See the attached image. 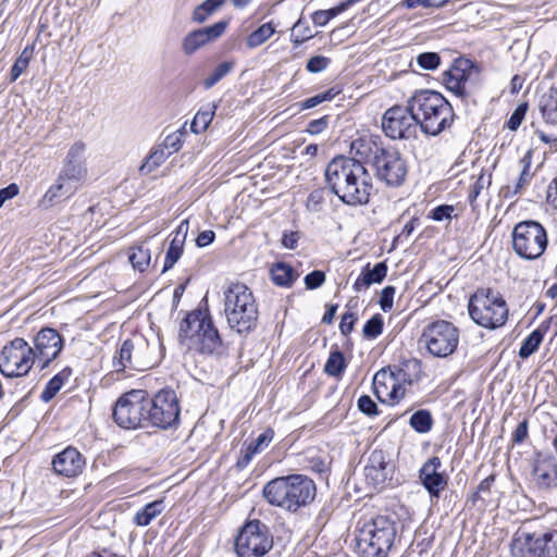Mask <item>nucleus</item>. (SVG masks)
I'll use <instances>...</instances> for the list:
<instances>
[{
	"label": "nucleus",
	"mask_w": 557,
	"mask_h": 557,
	"mask_svg": "<svg viewBox=\"0 0 557 557\" xmlns=\"http://www.w3.org/2000/svg\"><path fill=\"white\" fill-rule=\"evenodd\" d=\"M325 183L343 203L351 207L369 203L373 191L366 162L355 154L333 158L325 168Z\"/></svg>",
	"instance_id": "obj_1"
},
{
	"label": "nucleus",
	"mask_w": 557,
	"mask_h": 557,
	"mask_svg": "<svg viewBox=\"0 0 557 557\" xmlns=\"http://www.w3.org/2000/svg\"><path fill=\"white\" fill-rule=\"evenodd\" d=\"M350 153L370 164L376 178L388 187L403 185L407 176V164L399 151L385 148L377 136H362L350 145Z\"/></svg>",
	"instance_id": "obj_2"
},
{
	"label": "nucleus",
	"mask_w": 557,
	"mask_h": 557,
	"mask_svg": "<svg viewBox=\"0 0 557 557\" xmlns=\"http://www.w3.org/2000/svg\"><path fill=\"white\" fill-rule=\"evenodd\" d=\"M408 108L414 113L420 129L426 135L437 136L454 123L451 104L435 90H416L408 99Z\"/></svg>",
	"instance_id": "obj_3"
},
{
	"label": "nucleus",
	"mask_w": 557,
	"mask_h": 557,
	"mask_svg": "<svg viewBox=\"0 0 557 557\" xmlns=\"http://www.w3.org/2000/svg\"><path fill=\"white\" fill-rule=\"evenodd\" d=\"M313 480L302 474H289L269 481L262 490L265 500L275 507L296 512L315 497Z\"/></svg>",
	"instance_id": "obj_4"
},
{
	"label": "nucleus",
	"mask_w": 557,
	"mask_h": 557,
	"mask_svg": "<svg viewBox=\"0 0 557 557\" xmlns=\"http://www.w3.org/2000/svg\"><path fill=\"white\" fill-rule=\"evenodd\" d=\"M356 550L360 557H388L397 537L396 522L375 516L358 522Z\"/></svg>",
	"instance_id": "obj_5"
},
{
	"label": "nucleus",
	"mask_w": 557,
	"mask_h": 557,
	"mask_svg": "<svg viewBox=\"0 0 557 557\" xmlns=\"http://www.w3.org/2000/svg\"><path fill=\"white\" fill-rule=\"evenodd\" d=\"M178 341L190 350L212 355L222 346V339L208 311L189 312L181 322Z\"/></svg>",
	"instance_id": "obj_6"
},
{
	"label": "nucleus",
	"mask_w": 557,
	"mask_h": 557,
	"mask_svg": "<svg viewBox=\"0 0 557 557\" xmlns=\"http://www.w3.org/2000/svg\"><path fill=\"white\" fill-rule=\"evenodd\" d=\"M224 312L228 326L237 333H249L257 326L259 311L250 288L232 283L224 290Z\"/></svg>",
	"instance_id": "obj_7"
},
{
	"label": "nucleus",
	"mask_w": 557,
	"mask_h": 557,
	"mask_svg": "<svg viewBox=\"0 0 557 557\" xmlns=\"http://www.w3.org/2000/svg\"><path fill=\"white\" fill-rule=\"evenodd\" d=\"M421 375V363L410 359L400 363L395 371L381 370L373 377V389L381 403L399 404L413 382Z\"/></svg>",
	"instance_id": "obj_8"
},
{
	"label": "nucleus",
	"mask_w": 557,
	"mask_h": 557,
	"mask_svg": "<svg viewBox=\"0 0 557 557\" xmlns=\"http://www.w3.org/2000/svg\"><path fill=\"white\" fill-rule=\"evenodd\" d=\"M468 310L474 323L491 330L503 326L509 314L506 300L492 288H479L470 297Z\"/></svg>",
	"instance_id": "obj_9"
},
{
	"label": "nucleus",
	"mask_w": 557,
	"mask_h": 557,
	"mask_svg": "<svg viewBox=\"0 0 557 557\" xmlns=\"http://www.w3.org/2000/svg\"><path fill=\"white\" fill-rule=\"evenodd\" d=\"M159 362L156 346L150 345L143 335H133L125 339L115 351L112 367L116 372L146 371Z\"/></svg>",
	"instance_id": "obj_10"
},
{
	"label": "nucleus",
	"mask_w": 557,
	"mask_h": 557,
	"mask_svg": "<svg viewBox=\"0 0 557 557\" xmlns=\"http://www.w3.org/2000/svg\"><path fill=\"white\" fill-rule=\"evenodd\" d=\"M459 343V330L450 322L437 320L428 324L419 338V345L425 347L434 357L451 355Z\"/></svg>",
	"instance_id": "obj_11"
},
{
	"label": "nucleus",
	"mask_w": 557,
	"mask_h": 557,
	"mask_svg": "<svg viewBox=\"0 0 557 557\" xmlns=\"http://www.w3.org/2000/svg\"><path fill=\"white\" fill-rule=\"evenodd\" d=\"M515 252L527 260L537 259L547 246L545 228L536 221H522L512 231Z\"/></svg>",
	"instance_id": "obj_12"
},
{
	"label": "nucleus",
	"mask_w": 557,
	"mask_h": 557,
	"mask_svg": "<svg viewBox=\"0 0 557 557\" xmlns=\"http://www.w3.org/2000/svg\"><path fill=\"white\" fill-rule=\"evenodd\" d=\"M33 347L24 338L16 337L0 351V372L7 377H21L35 364Z\"/></svg>",
	"instance_id": "obj_13"
},
{
	"label": "nucleus",
	"mask_w": 557,
	"mask_h": 557,
	"mask_svg": "<svg viewBox=\"0 0 557 557\" xmlns=\"http://www.w3.org/2000/svg\"><path fill=\"white\" fill-rule=\"evenodd\" d=\"M146 416V393L141 389H133L122 395L113 408V419L123 429L145 426Z\"/></svg>",
	"instance_id": "obj_14"
},
{
	"label": "nucleus",
	"mask_w": 557,
	"mask_h": 557,
	"mask_svg": "<svg viewBox=\"0 0 557 557\" xmlns=\"http://www.w3.org/2000/svg\"><path fill=\"white\" fill-rule=\"evenodd\" d=\"M273 545L267 527L259 520L247 522L235 540V550L238 557H262Z\"/></svg>",
	"instance_id": "obj_15"
},
{
	"label": "nucleus",
	"mask_w": 557,
	"mask_h": 557,
	"mask_svg": "<svg viewBox=\"0 0 557 557\" xmlns=\"http://www.w3.org/2000/svg\"><path fill=\"white\" fill-rule=\"evenodd\" d=\"M147 424L168 429L177 422L180 406L174 391L162 389L152 398L146 395Z\"/></svg>",
	"instance_id": "obj_16"
},
{
	"label": "nucleus",
	"mask_w": 557,
	"mask_h": 557,
	"mask_svg": "<svg viewBox=\"0 0 557 557\" xmlns=\"http://www.w3.org/2000/svg\"><path fill=\"white\" fill-rule=\"evenodd\" d=\"M480 74V67L470 60H458L443 73V83L448 90L463 97L478 86Z\"/></svg>",
	"instance_id": "obj_17"
},
{
	"label": "nucleus",
	"mask_w": 557,
	"mask_h": 557,
	"mask_svg": "<svg viewBox=\"0 0 557 557\" xmlns=\"http://www.w3.org/2000/svg\"><path fill=\"white\" fill-rule=\"evenodd\" d=\"M418 122L414 113L406 107L394 106L383 115L382 128L392 139H409L416 136Z\"/></svg>",
	"instance_id": "obj_18"
},
{
	"label": "nucleus",
	"mask_w": 557,
	"mask_h": 557,
	"mask_svg": "<svg viewBox=\"0 0 557 557\" xmlns=\"http://www.w3.org/2000/svg\"><path fill=\"white\" fill-rule=\"evenodd\" d=\"M64 346V338L52 327H42L33 338L35 360L44 370L58 358Z\"/></svg>",
	"instance_id": "obj_19"
},
{
	"label": "nucleus",
	"mask_w": 557,
	"mask_h": 557,
	"mask_svg": "<svg viewBox=\"0 0 557 557\" xmlns=\"http://www.w3.org/2000/svg\"><path fill=\"white\" fill-rule=\"evenodd\" d=\"M86 145L83 141L74 143L63 161L59 175L73 183L78 188L85 183L88 174L84 158Z\"/></svg>",
	"instance_id": "obj_20"
},
{
	"label": "nucleus",
	"mask_w": 557,
	"mask_h": 557,
	"mask_svg": "<svg viewBox=\"0 0 557 557\" xmlns=\"http://www.w3.org/2000/svg\"><path fill=\"white\" fill-rule=\"evenodd\" d=\"M547 532H529L525 529L517 532L511 543L513 557H544Z\"/></svg>",
	"instance_id": "obj_21"
},
{
	"label": "nucleus",
	"mask_w": 557,
	"mask_h": 557,
	"mask_svg": "<svg viewBox=\"0 0 557 557\" xmlns=\"http://www.w3.org/2000/svg\"><path fill=\"white\" fill-rule=\"evenodd\" d=\"M51 463L55 474L64 478H76L85 469L86 459L75 447L67 446L54 455Z\"/></svg>",
	"instance_id": "obj_22"
},
{
	"label": "nucleus",
	"mask_w": 557,
	"mask_h": 557,
	"mask_svg": "<svg viewBox=\"0 0 557 557\" xmlns=\"http://www.w3.org/2000/svg\"><path fill=\"white\" fill-rule=\"evenodd\" d=\"M226 27L227 21H219L211 26L188 33L182 41V49L184 53L187 55L194 54L198 49L208 42L221 37L224 34Z\"/></svg>",
	"instance_id": "obj_23"
},
{
	"label": "nucleus",
	"mask_w": 557,
	"mask_h": 557,
	"mask_svg": "<svg viewBox=\"0 0 557 557\" xmlns=\"http://www.w3.org/2000/svg\"><path fill=\"white\" fill-rule=\"evenodd\" d=\"M442 469V461L434 456L423 463L419 479L431 496L438 497L447 486L448 479Z\"/></svg>",
	"instance_id": "obj_24"
},
{
	"label": "nucleus",
	"mask_w": 557,
	"mask_h": 557,
	"mask_svg": "<svg viewBox=\"0 0 557 557\" xmlns=\"http://www.w3.org/2000/svg\"><path fill=\"white\" fill-rule=\"evenodd\" d=\"M392 467L386 461L384 451L373 450L364 467V475L368 483L375 488L383 486L389 479Z\"/></svg>",
	"instance_id": "obj_25"
},
{
	"label": "nucleus",
	"mask_w": 557,
	"mask_h": 557,
	"mask_svg": "<svg viewBox=\"0 0 557 557\" xmlns=\"http://www.w3.org/2000/svg\"><path fill=\"white\" fill-rule=\"evenodd\" d=\"M79 188L58 174L55 182L48 188L39 200V207L50 209L53 206L71 198Z\"/></svg>",
	"instance_id": "obj_26"
},
{
	"label": "nucleus",
	"mask_w": 557,
	"mask_h": 557,
	"mask_svg": "<svg viewBox=\"0 0 557 557\" xmlns=\"http://www.w3.org/2000/svg\"><path fill=\"white\" fill-rule=\"evenodd\" d=\"M533 478L540 488L549 490L557 485V462L554 457H539L534 462Z\"/></svg>",
	"instance_id": "obj_27"
},
{
	"label": "nucleus",
	"mask_w": 557,
	"mask_h": 557,
	"mask_svg": "<svg viewBox=\"0 0 557 557\" xmlns=\"http://www.w3.org/2000/svg\"><path fill=\"white\" fill-rule=\"evenodd\" d=\"M188 233V221H182L175 230L174 236L170 243L169 249L165 255L163 272L173 268V265L180 260L183 250L184 243Z\"/></svg>",
	"instance_id": "obj_28"
},
{
	"label": "nucleus",
	"mask_w": 557,
	"mask_h": 557,
	"mask_svg": "<svg viewBox=\"0 0 557 557\" xmlns=\"http://www.w3.org/2000/svg\"><path fill=\"white\" fill-rule=\"evenodd\" d=\"M387 273V267L385 262L376 263L372 269H370V264H367L360 275L354 283L355 292H361L367 289L370 285L374 283H381Z\"/></svg>",
	"instance_id": "obj_29"
},
{
	"label": "nucleus",
	"mask_w": 557,
	"mask_h": 557,
	"mask_svg": "<svg viewBox=\"0 0 557 557\" xmlns=\"http://www.w3.org/2000/svg\"><path fill=\"white\" fill-rule=\"evenodd\" d=\"M72 374V368L65 367L54 376H52L40 395L41 400L45 403H49L69 382Z\"/></svg>",
	"instance_id": "obj_30"
},
{
	"label": "nucleus",
	"mask_w": 557,
	"mask_h": 557,
	"mask_svg": "<svg viewBox=\"0 0 557 557\" xmlns=\"http://www.w3.org/2000/svg\"><path fill=\"white\" fill-rule=\"evenodd\" d=\"M165 509L163 499H157L145 505L134 516V523L138 527L149 525L153 519L160 516Z\"/></svg>",
	"instance_id": "obj_31"
},
{
	"label": "nucleus",
	"mask_w": 557,
	"mask_h": 557,
	"mask_svg": "<svg viewBox=\"0 0 557 557\" xmlns=\"http://www.w3.org/2000/svg\"><path fill=\"white\" fill-rule=\"evenodd\" d=\"M521 163L522 170L520 172L517 183L513 185V187L508 185L502 189V195L505 198L513 197L516 195L521 194L531 183V163L530 160L528 159V156L521 159Z\"/></svg>",
	"instance_id": "obj_32"
},
{
	"label": "nucleus",
	"mask_w": 557,
	"mask_h": 557,
	"mask_svg": "<svg viewBox=\"0 0 557 557\" xmlns=\"http://www.w3.org/2000/svg\"><path fill=\"white\" fill-rule=\"evenodd\" d=\"M272 281L281 287H290L299 274L285 262H277L271 269Z\"/></svg>",
	"instance_id": "obj_33"
},
{
	"label": "nucleus",
	"mask_w": 557,
	"mask_h": 557,
	"mask_svg": "<svg viewBox=\"0 0 557 557\" xmlns=\"http://www.w3.org/2000/svg\"><path fill=\"white\" fill-rule=\"evenodd\" d=\"M539 107L543 119L547 123H557V90L549 89L542 95Z\"/></svg>",
	"instance_id": "obj_34"
},
{
	"label": "nucleus",
	"mask_w": 557,
	"mask_h": 557,
	"mask_svg": "<svg viewBox=\"0 0 557 557\" xmlns=\"http://www.w3.org/2000/svg\"><path fill=\"white\" fill-rule=\"evenodd\" d=\"M546 333V327L541 329L537 327L534 331H532L522 342L520 349H519V357L521 359H527L531 355H533L542 344L544 339V335Z\"/></svg>",
	"instance_id": "obj_35"
},
{
	"label": "nucleus",
	"mask_w": 557,
	"mask_h": 557,
	"mask_svg": "<svg viewBox=\"0 0 557 557\" xmlns=\"http://www.w3.org/2000/svg\"><path fill=\"white\" fill-rule=\"evenodd\" d=\"M216 108L218 106L215 103H208L207 106L199 109L191 121V131L196 134L205 132L209 127Z\"/></svg>",
	"instance_id": "obj_36"
},
{
	"label": "nucleus",
	"mask_w": 557,
	"mask_h": 557,
	"mask_svg": "<svg viewBox=\"0 0 557 557\" xmlns=\"http://www.w3.org/2000/svg\"><path fill=\"white\" fill-rule=\"evenodd\" d=\"M275 33V26L269 22L260 25L246 39V46L249 49H256L263 45Z\"/></svg>",
	"instance_id": "obj_37"
},
{
	"label": "nucleus",
	"mask_w": 557,
	"mask_h": 557,
	"mask_svg": "<svg viewBox=\"0 0 557 557\" xmlns=\"http://www.w3.org/2000/svg\"><path fill=\"white\" fill-rule=\"evenodd\" d=\"M225 0H206L195 8L193 12V21L196 23L206 22L215 11H218Z\"/></svg>",
	"instance_id": "obj_38"
},
{
	"label": "nucleus",
	"mask_w": 557,
	"mask_h": 557,
	"mask_svg": "<svg viewBox=\"0 0 557 557\" xmlns=\"http://www.w3.org/2000/svg\"><path fill=\"white\" fill-rule=\"evenodd\" d=\"M409 424L418 433H428L433 426L432 414L426 409H420L410 417Z\"/></svg>",
	"instance_id": "obj_39"
},
{
	"label": "nucleus",
	"mask_w": 557,
	"mask_h": 557,
	"mask_svg": "<svg viewBox=\"0 0 557 557\" xmlns=\"http://www.w3.org/2000/svg\"><path fill=\"white\" fill-rule=\"evenodd\" d=\"M170 157L169 152L165 151L160 145L151 150L149 156L146 158V161L140 166V172L145 174H149L159 168L168 158Z\"/></svg>",
	"instance_id": "obj_40"
},
{
	"label": "nucleus",
	"mask_w": 557,
	"mask_h": 557,
	"mask_svg": "<svg viewBox=\"0 0 557 557\" xmlns=\"http://www.w3.org/2000/svg\"><path fill=\"white\" fill-rule=\"evenodd\" d=\"M346 368L344 355L339 350L330 354L324 371L331 376H341Z\"/></svg>",
	"instance_id": "obj_41"
},
{
	"label": "nucleus",
	"mask_w": 557,
	"mask_h": 557,
	"mask_svg": "<svg viewBox=\"0 0 557 557\" xmlns=\"http://www.w3.org/2000/svg\"><path fill=\"white\" fill-rule=\"evenodd\" d=\"M128 259L135 270L143 272L149 265L150 251L143 246L135 247L132 249Z\"/></svg>",
	"instance_id": "obj_42"
},
{
	"label": "nucleus",
	"mask_w": 557,
	"mask_h": 557,
	"mask_svg": "<svg viewBox=\"0 0 557 557\" xmlns=\"http://www.w3.org/2000/svg\"><path fill=\"white\" fill-rule=\"evenodd\" d=\"M234 67V63L231 61H225L220 63L213 72L203 81V87L206 89L212 88L215 84H218L223 77H225Z\"/></svg>",
	"instance_id": "obj_43"
},
{
	"label": "nucleus",
	"mask_w": 557,
	"mask_h": 557,
	"mask_svg": "<svg viewBox=\"0 0 557 557\" xmlns=\"http://www.w3.org/2000/svg\"><path fill=\"white\" fill-rule=\"evenodd\" d=\"M33 47H26L20 57L15 60L12 69H11V81H16L24 71L28 67L29 61L33 57Z\"/></svg>",
	"instance_id": "obj_44"
},
{
	"label": "nucleus",
	"mask_w": 557,
	"mask_h": 557,
	"mask_svg": "<svg viewBox=\"0 0 557 557\" xmlns=\"http://www.w3.org/2000/svg\"><path fill=\"white\" fill-rule=\"evenodd\" d=\"M339 92V90H336L335 88H330L323 92H320L313 97L307 98L304 101L300 102L301 109H311L319 104H321L324 101H331L334 99V97Z\"/></svg>",
	"instance_id": "obj_45"
},
{
	"label": "nucleus",
	"mask_w": 557,
	"mask_h": 557,
	"mask_svg": "<svg viewBox=\"0 0 557 557\" xmlns=\"http://www.w3.org/2000/svg\"><path fill=\"white\" fill-rule=\"evenodd\" d=\"M383 318L376 313L363 325V335L367 338H376L383 331Z\"/></svg>",
	"instance_id": "obj_46"
},
{
	"label": "nucleus",
	"mask_w": 557,
	"mask_h": 557,
	"mask_svg": "<svg viewBox=\"0 0 557 557\" xmlns=\"http://www.w3.org/2000/svg\"><path fill=\"white\" fill-rule=\"evenodd\" d=\"M417 63L423 70L433 71L440 65L441 58L436 52H423L417 57Z\"/></svg>",
	"instance_id": "obj_47"
},
{
	"label": "nucleus",
	"mask_w": 557,
	"mask_h": 557,
	"mask_svg": "<svg viewBox=\"0 0 557 557\" xmlns=\"http://www.w3.org/2000/svg\"><path fill=\"white\" fill-rule=\"evenodd\" d=\"M491 184V175L484 176V174H481L474 184L471 186L469 194H468V201L472 208H474V202L479 195L481 194L482 189H484L485 186Z\"/></svg>",
	"instance_id": "obj_48"
},
{
	"label": "nucleus",
	"mask_w": 557,
	"mask_h": 557,
	"mask_svg": "<svg viewBox=\"0 0 557 557\" xmlns=\"http://www.w3.org/2000/svg\"><path fill=\"white\" fill-rule=\"evenodd\" d=\"M182 136L183 132L178 131L173 134L168 135L163 143L160 145L165 149L166 152L171 156L172 153L178 151L182 147Z\"/></svg>",
	"instance_id": "obj_49"
},
{
	"label": "nucleus",
	"mask_w": 557,
	"mask_h": 557,
	"mask_svg": "<svg viewBox=\"0 0 557 557\" xmlns=\"http://www.w3.org/2000/svg\"><path fill=\"white\" fill-rule=\"evenodd\" d=\"M341 12H337V8L334 7V8H331L329 10H319V11H315L313 14H312V22L315 24V25H319V26H324L326 25L332 18H334L335 16L339 15Z\"/></svg>",
	"instance_id": "obj_50"
},
{
	"label": "nucleus",
	"mask_w": 557,
	"mask_h": 557,
	"mask_svg": "<svg viewBox=\"0 0 557 557\" xmlns=\"http://www.w3.org/2000/svg\"><path fill=\"white\" fill-rule=\"evenodd\" d=\"M358 409L369 417L376 416L377 405L369 395H362L358 398L357 401Z\"/></svg>",
	"instance_id": "obj_51"
},
{
	"label": "nucleus",
	"mask_w": 557,
	"mask_h": 557,
	"mask_svg": "<svg viewBox=\"0 0 557 557\" xmlns=\"http://www.w3.org/2000/svg\"><path fill=\"white\" fill-rule=\"evenodd\" d=\"M527 110H528L527 103H520L515 109V111L512 112V114L510 115V117L507 122V126L509 129H511V131L518 129V127L521 125V122L523 121V119L525 116Z\"/></svg>",
	"instance_id": "obj_52"
},
{
	"label": "nucleus",
	"mask_w": 557,
	"mask_h": 557,
	"mask_svg": "<svg viewBox=\"0 0 557 557\" xmlns=\"http://www.w3.org/2000/svg\"><path fill=\"white\" fill-rule=\"evenodd\" d=\"M330 63L331 60L329 58L323 55H314L308 60L306 69L310 73H320L324 71Z\"/></svg>",
	"instance_id": "obj_53"
},
{
	"label": "nucleus",
	"mask_w": 557,
	"mask_h": 557,
	"mask_svg": "<svg viewBox=\"0 0 557 557\" xmlns=\"http://www.w3.org/2000/svg\"><path fill=\"white\" fill-rule=\"evenodd\" d=\"M325 282V274L320 270H314L305 276L307 289H315Z\"/></svg>",
	"instance_id": "obj_54"
},
{
	"label": "nucleus",
	"mask_w": 557,
	"mask_h": 557,
	"mask_svg": "<svg viewBox=\"0 0 557 557\" xmlns=\"http://www.w3.org/2000/svg\"><path fill=\"white\" fill-rule=\"evenodd\" d=\"M394 286H385L381 293L380 306L384 312L389 311L393 308V299L395 295Z\"/></svg>",
	"instance_id": "obj_55"
},
{
	"label": "nucleus",
	"mask_w": 557,
	"mask_h": 557,
	"mask_svg": "<svg viewBox=\"0 0 557 557\" xmlns=\"http://www.w3.org/2000/svg\"><path fill=\"white\" fill-rule=\"evenodd\" d=\"M357 321V317L354 312L347 311L342 315L339 323V331L343 335L347 336L354 330V325Z\"/></svg>",
	"instance_id": "obj_56"
},
{
	"label": "nucleus",
	"mask_w": 557,
	"mask_h": 557,
	"mask_svg": "<svg viewBox=\"0 0 557 557\" xmlns=\"http://www.w3.org/2000/svg\"><path fill=\"white\" fill-rule=\"evenodd\" d=\"M454 207L449 205L437 206L431 211V216L435 221H444L451 219Z\"/></svg>",
	"instance_id": "obj_57"
},
{
	"label": "nucleus",
	"mask_w": 557,
	"mask_h": 557,
	"mask_svg": "<svg viewBox=\"0 0 557 557\" xmlns=\"http://www.w3.org/2000/svg\"><path fill=\"white\" fill-rule=\"evenodd\" d=\"M544 557H557V531L547 532Z\"/></svg>",
	"instance_id": "obj_58"
},
{
	"label": "nucleus",
	"mask_w": 557,
	"mask_h": 557,
	"mask_svg": "<svg viewBox=\"0 0 557 557\" xmlns=\"http://www.w3.org/2000/svg\"><path fill=\"white\" fill-rule=\"evenodd\" d=\"M274 437V431L272 429H267L263 433H261L252 443V447L256 448L257 451L267 447Z\"/></svg>",
	"instance_id": "obj_59"
},
{
	"label": "nucleus",
	"mask_w": 557,
	"mask_h": 557,
	"mask_svg": "<svg viewBox=\"0 0 557 557\" xmlns=\"http://www.w3.org/2000/svg\"><path fill=\"white\" fill-rule=\"evenodd\" d=\"M528 420L523 419L512 433V442L516 444L522 443L528 437Z\"/></svg>",
	"instance_id": "obj_60"
},
{
	"label": "nucleus",
	"mask_w": 557,
	"mask_h": 557,
	"mask_svg": "<svg viewBox=\"0 0 557 557\" xmlns=\"http://www.w3.org/2000/svg\"><path fill=\"white\" fill-rule=\"evenodd\" d=\"M327 127V117L323 116L318 120H313L308 124L307 132L311 135L322 133Z\"/></svg>",
	"instance_id": "obj_61"
},
{
	"label": "nucleus",
	"mask_w": 557,
	"mask_h": 557,
	"mask_svg": "<svg viewBox=\"0 0 557 557\" xmlns=\"http://www.w3.org/2000/svg\"><path fill=\"white\" fill-rule=\"evenodd\" d=\"M257 453L258 451L252 447V445H248L247 448L242 453V456L238 458L237 467L242 469L247 467Z\"/></svg>",
	"instance_id": "obj_62"
},
{
	"label": "nucleus",
	"mask_w": 557,
	"mask_h": 557,
	"mask_svg": "<svg viewBox=\"0 0 557 557\" xmlns=\"http://www.w3.org/2000/svg\"><path fill=\"white\" fill-rule=\"evenodd\" d=\"M18 194V187L16 184H10L5 188L0 189V208L3 206V203L12 199Z\"/></svg>",
	"instance_id": "obj_63"
},
{
	"label": "nucleus",
	"mask_w": 557,
	"mask_h": 557,
	"mask_svg": "<svg viewBox=\"0 0 557 557\" xmlns=\"http://www.w3.org/2000/svg\"><path fill=\"white\" fill-rule=\"evenodd\" d=\"M547 202L554 210L557 211V177L548 186Z\"/></svg>",
	"instance_id": "obj_64"
}]
</instances>
